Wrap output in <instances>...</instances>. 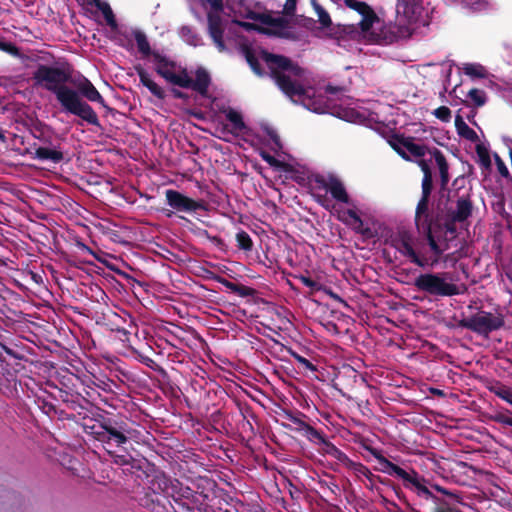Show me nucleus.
<instances>
[{
    "label": "nucleus",
    "instance_id": "37998d69",
    "mask_svg": "<svg viewBox=\"0 0 512 512\" xmlns=\"http://www.w3.org/2000/svg\"><path fill=\"white\" fill-rule=\"evenodd\" d=\"M456 223H459L458 220H454V217L452 215H449V217L445 220L444 223H441L440 228H435V234L440 230H445L446 234L452 235V237H455L457 234V226Z\"/></svg>",
    "mask_w": 512,
    "mask_h": 512
},
{
    "label": "nucleus",
    "instance_id": "4d7b16f0",
    "mask_svg": "<svg viewBox=\"0 0 512 512\" xmlns=\"http://www.w3.org/2000/svg\"><path fill=\"white\" fill-rule=\"evenodd\" d=\"M406 138L402 134H394L391 139L389 140L390 146L393 148V150L397 153L400 149H403L404 147L401 145L400 139Z\"/></svg>",
    "mask_w": 512,
    "mask_h": 512
},
{
    "label": "nucleus",
    "instance_id": "052dcab7",
    "mask_svg": "<svg viewBox=\"0 0 512 512\" xmlns=\"http://www.w3.org/2000/svg\"><path fill=\"white\" fill-rule=\"evenodd\" d=\"M417 164L420 167L421 171L423 172V177L432 176V171H431L430 165L427 160L420 159L417 161Z\"/></svg>",
    "mask_w": 512,
    "mask_h": 512
},
{
    "label": "nucleus",
    "instance_id": "a878e982",
    "mask_svg": "<svg viewBox=\"0 0 512 512\" xmlns=\"http://www.w3.org/2000/svg\"><path fill=\"white\" fill-rule=\"evenodd\" d=\"M401 145L414 157L416 158H422L425 156V154L429 151L428 147L426 145L416 144L414 142V138L411 136H408L406 138L400 139Z\"/></svg>",
    "mask_w": 512,
    "mask_h": 512
},
{
    "label": "nucleus",
    "instance_id": "2f4dec72",
    "mask_svg": "<svg viewBox=\"0 0 512 512\" xmlns=\"http://www.w3.org/2000/svg\"><path fill=\"white\" fill-rule=\"evenodd\" d=\"M63 401L67 403L69 408L76 411L79 416H82L84 420L88 418V409L79 401L78 397H74L73 395L69 396L67 394V397Z\"/></svg>",
    "mask_w": 512,
    "mask_h": 512
},
{
    "label": "nucleus",
    "instance_id": "8fccbe9b",
    "mask_svg": "<svg viewBox=\"0 0 512 512\" xmlns=\"http://www.w3.org/2000/svg\"><path fill=\"white\" fill-rule=\"evenodd\" d=\"M181 35L187 40L189 44L194 46L197 45L199 37L193 33L192 29L189 26H183L181 28Z\"/></svg>",
    "mask_w": 512,
    "mask_h": 512
},
{
    "label": "nucleus",
    "instance_id": "7c9ffc66",
    "mask_svg": "<svg viewBox=\"0 0 512 512\" xmlns=\"http://www.w3.org/2000/svg\"><path fill=\"white\" fill-rule=\"evenodd\" d=\"M434 506L432 512H459L457 507L443 497H439L433 493V498H429Z\"/></svg>",
    "mask_w": 512,
    "mask_h": 512
},
{
    "label": "nucleus",
    "instance_id": "49530a36",
    "mask_svg": "<svg viewBox=\"0 0 512 512\" xmlns=\"http://www.w3.org/2000/svg\"><path fill=\"white\" fill-rule=\"evenodd\" d=\"M289 354L299 363L301 364L306 370L310 371H316V366L307 358L301 356L291 348L288 349Z\"/></svg>",
    "mask_w": 512,
    "mask_h": 512
},
{
    "label": "nucleus",
    "instance_id": "4c0bfd02",
    "mask_svg": "<svg viewBox=\"0 0 512 512\" xmlns=\"http://www.w3.org/2000/svg\"><path fill=\"white\" fill-rule=\"evenodd\" d=\"M237 247L243 251H251L253 249V241L250 235L241 230L236 234Z\"/></svg>",
    "mask_w": 512,
    "mask_h": 512
},
{
    "label": "nucleus",
    "instance_id": "f8f14e48",
    "mask_svg": "<svg viewBox=\"0 0 512 512\" xmlns=\"http://www.w3.org/2000/svg\"><path fill=\"white\" fill-rule=\"evenodd\" d=\"M165 197L167 205L172 209V211L166 213L167 217H171L174 212L193 213L198 210H207V204L204 200H194L177 190H166Z\"/></svg>",
    "mask_w": 512,
    "mask_h": 512
},
{
    "label": "nucleus",
    "instance_id": "473e14b6",
    "mask_svg": "<svg viewBox=\"0 0 512 512\" xmlns=\"http://www.w3.org/2000/svg\"><path fill=\"white\" fill-rule=\"evenodd\" d=\"M490 391L512 406V388L498 382L490 388Z\"/></svg>",
    "mask_w": 512,
    "mask_h": 512
},
{
    "label": "nucleus",
    "instance_id": "bb28decb",
    "mask_svg": "<svg viewBox=\"0 0 512 512\" xmlns=\"http://www.w3.org/2000/svg\"><path fill=\"white\" fill-rule=\"evenodd\" d=\"M455 127L457 133L460 137L469 140L471 142H476L479 140L477 133L470 128L466 122L464 121L461 115H456L455 117Z\"/></svg>",
    "mask_w": 512,
    "mask_h": 512
},
{
    "label": "nucleus",
    "instance_id": "cd10ccee",
    "mask_svg": "<svg viewBox=\"0 0 512 512\" xmlns=\"http://www.w3.org/2000/svg\"><path fill=\"white\" fill-rule=\"evenodd\" d=\"M180 498H175V503L178 505V508H176L178 511H182V503L188 502L190 503V506L196 507L199 502V497H205L202 494L194 493L193 490H191L189 487L181 488L180 489Z\"/></svg>",
    "mask_w": 512,
    "mask_h": 512
},
{
    "label": "nucleus",
    "instance_id": "a211bd4d",
    "mask_svg": "<svg viewBox=\"0 0 512 512\" xmlns=\"http://www.w3.org/2000/svg\"><path fill=\"white\" fill-rule=\"evenodd\" d=\"M473 213V202L469 194L463 195L456 200V209L450 215L459 223L465 222Z\"/></svg>",
    "mask_w": 512,
    "mask_h": 512
},
{
    "label": "nucleus",
    "instance_id": "69168bd1",
    "mask_svg": "<svg viewBox=\"0 0 512 512\" xmlns=\"http://www.w3.org/2000/svg\"><path fill=\"white\" fill-rule=\"evenodd\" d=\"M93 384L97 387V388H100L102 389L103 391H111V387H110V384L103 381V380H100L98 379L97 382L96 381H93Z\"/></svg>",
    "mask_w": 512,
    "mask_h": 512
},
{
    "label": "nucleus",
    "instance_id": "a19ab883",
    "mask_svg": "<svg viewBox=\"0 0 512 512\" xmlns=\"http://www.w3.org/2000/svg\"><path fill=\"white\" fill-rule=\"evenodd\" d=\"M353 471L357 477L364 476L368 480L372 481L375 475L370 471V469L360 462H352V465L348 468Z\"/></svg>",
    "mask_w": 512,
    "mask_h": 512
},
{
    "label": "nucleus",
    "instance_id": "f704fd0d",
    "mask_svg": "<svg viewBox=\"0 0 512 512\" xmlns=\"http://www.w3.org/2000/svg\"><path fill=\"white\" fill-rule=\"evenodd\" d=\"M313 8L317 14L318 21L323 28H329L332 25V21L329 13L316 2V0H312Z\"/></svg>",
    "mask_w": 512,
    "mask_h": 512
},
{
    "label": "nucleus",
    "instance_id": "393cba45",
    "mask_svg": "<svg viewBox=\"0 0 512 512\" xmlns=\"http://www.w3.org/2000/svg\"><path fill=\"white\" fill-rule=\"evenodd\" d=\"M132 36L137 44L138 51L144 58L149 56L153 57V53L158 52L157 50L151 49L147 36L143 31L134 29L132 30Z\"/></svg>",
    "mask_w": 512,
    "mask_h": 512
},
{
    "label": "nucleus",
    "instance_id": "20e7f679",
    "mask_svg": "<svg viewBox=\"0 0 512 512\" xmlns=\"http://www.w3.org/2000/svg\"><path fill=\"white\" fill-rule=\"evenodd\" d=\"M153 62L155 72L168 83L180 88L192 89L202 97L208 96L212 80L205 68L198 67L195 70V79H192L186 68L178 66L174 60L160 52L153 53Z\"/></svg>",
    "mask_w": 512,
    "mask_h": 512
},
{
    "label": "nucleus",
    "instance_id": "412c9836",
    "mask_svg": "<svg viewBox=\"0 0 512 512\" xmlns=\"http://www.w3.org/2000/svg\"><path fill=\"white\" fill-rule=\"evenodd\" d=\"M134 69L139 77L141 84L145 86L152 95L158 99L165 98L164 90L151 79L149 73L141 65L135 66Z\"/></svg>",
    "mask_w": 512,
    "mask_h": 512
},
{
    "label": "nucleus",
    "instance_id": "ddd939ff",
    "mask_svg": "<svg viewBox=\"0 0 512 512\" xmlns=\"http://www.w3.org/2000/svg\"><path fill=\"white\" fill-rule=\"evenodd\" d=\"M392 242L396 250L399 251L404 257L408 258L411 263L419 267H426V257L421 256L414 249V238L409 231H399L396 237L392 240Z\"/></svg>",
    "mask_w": 512,
    "mask_h": 512
},
{
    "label": "nucleus",
    "instance_id": "c85d7f7f",
    "mask_svg": "<svg viewBox=\"0 0 512 512\" xmlns=\"http://www.w3.org/2000/svg\"><path fill=\"white\" fill-rule=\"evenodd\" d=\"M242 52L245 56V59L247 63L249 64L251 70L257 75V76H264L265 72L261 67V64L259 63L258 58L256 57L253 49L247 45L242 46Z\"/></svg>",
    "mask_w": 512,
    "mask_h": 512
},
{
    "label": "nucleus",
    "instance_id": "1a4fd4ad",
    "mask_svg": "<svg viewBox=\"0 0 512 512\" xmlns=\"http://www.w3.org/2000/svg\"><path fill=\"white\" fill-rule=\"evenodd\" d=\"M393 476L400 479L403 487L415 493L419 498L426 501L429 498H433L434 489L431 487L433 484L415 469L409 468V470H405L399 467Z\"/></svg>",
    "mask_w": 512,
    "mask_h": 512
},
{
    "label": "nucleus",
    "instance_id": "2eb2a0df",
    "mask_svg": "<svg viewBox=\"0 0 512 512\" xmlns=\"http://www.w3.org/2000/svg\"><path fill=\"white\" fill-rule=\"evenodd\" d=\"M433 190V177H423L422 178V195L419 199L416 209L414 221L431 219L439 217V215H435L429 207L430 196Z\"/></svg>",
    "mask_w": 512,
    "mask_h": 512
},
{
    "label": "nucleus",
    "instance_id": "de8ad7c7",
    "mask_svg": "<svg viewBox=\"0 0 512 512\" xmlns=\"http://www.w3.org/2000/svg\"><path fill=\"white\" fill-rule=\"evenodd\" d=\"M433 115L442 122L451 120L452 112L447 106H440L433 111Z\"/></svg>",
    "mask_w": 512,
    "mask_h": 512
},
{
    "label": "nucleus",
    "instance_id": "58836bf2",
    "mask_svg": "<svg viewBox=\"0 0 512 512\" xmlns=\"http://www.w3.org/2000/svg\"><path fill=\"white\" fill-rule=\"evenodd\" d=\"M264 131L271 141V149L276 153L281 151L283 149V145L277 131L269 126H266Z\"/></svg>",
    "mask_w": 512,
    "mask_h": 512
},
{
    "label": "nucleus",
    "instance_id": "4468645a",
    "mask_svg": "<svg viewBox=\"0 0 512 512\" xmlns=\"http://www.w3.org/2000/svg\"><path fill=\"white\" fill-rule=\"evenodd\" d=\"M344 3L348 8L355 10L361 16L357 25L364 34L370 31L374 24H380V18L366 2L360 0H344Z\"/></svg>",
    "mask_w": 512,
    "mask_h": 512
},
{
    "label": "nucleus",
    "instance_id": "6ab92c4d",
    "mask_svg": "<svg viewBox=\"0 0 512 512\" xmlns=\"http://www.w3.org/2000/svg\"><path fill=\"white\" fill-rule=\"evenodd\" d=\"M223 112L225 113L226 119L230 122V128L225 125L223 130L228 131L234 136H238L247 129V125L245 124L240 112L230 107Z\"/></svg>",
    "mask_w": 512,
    "mask_h": 512
},
{
    "label": "nucleus",
    "instance_id": "423d86ee",
    "mask_svg": "<svg viewBox=\"0 0 512 512\" xmlns=\"http://www.w3.org/2000/svg\"><path fill=\"white\" fill-rule=\"evenodd\" d=\"M445 274L422 273L414 279V287L417 291L435 297H451L460 293L456 284L447 282Z\"/></svg>",
    "mask_w": 512,
    "mask_h": 512
},
{
    "label": "nucleus",
    "instance_id": "9b49d317",
    "mask_svg": "<svg viewBox=\"0 0 512 512\" xmlns=\"http://www.w3.org/2000/svg\"><path fill=\"white\" fill-rule=\"evenodd\" d=\"M407 33L408 28L406 26L391 22L384 23L380 19V24H374L366 34H369V39L376 44L389 45L405 38Z\"/></svg>",
    "mask_w": 512,
    "mask_h": 512
},
{
    "label": "nucleus",
    "instance_id": "f3484780",
    "mask_svg": "<svg viewBox=\"0 0 512 512\" xmlns=\"http://www.w3.org/2000/svg\"><path fill=\"white\" fill-rule=\"evenodd\" d=\"M251 19L257 20L264 25L273 27V30L267 31L268 34H273L279 37H286L285 29L288 28L289 22L284 17H273L270 14H253L250 16Z\"/></svg>",
    "mask_w": 512,
    "mask_h": 512
},
{
    "label": "nucleus",
    "instance_id": "ea45409f",
    "mask_svg": "<svg viewBox=\"0 0 512 512\" xmlns=\"http://www.w3.org/2000/svg\"><path fill=\"white\" fill-rule=\"evenodd\" d=\"M467 97L473 102L474 106L476 107L484 106L487 101L486 93L483 90L477 88H472L468 92Z\"/></svg>",
    "mask_w": 512,
    "mask_h": 512
},
{
    "label": "nucleus",
    "instance_id": "7ed1b4c3",
    "mask_svg": "<svg viewBox=\"0 0 512 512\" xmlns=\"http://www.w3.org/2000/svg\"><path fill=\"white\" fill-rule=\"evenodd\" d=\"M270 76L279 90L293 102L310 100V88L304 84L305 69L284 55L261 51Z\"/></svg>",
    "mask_w": 512,
    "mask_h": 512
},
{
    "label": "nucleus",
    "instance_id": "b1692460",
    "mask_svg": "<svg viewBox=\"0 0 512 512\" xmlns=\"http://www.w3.org/2000/svg\"><path fill=\"white\" fill-rule=\"evenodd\" d=\"M217 281L221 285H223L224 287L229 289L232 293H235L240 297H250V296H254L257 293V291L252 287H249V286H246V285H243L240 283L231 282L228 279L223 278V277H218Z\"/></svg>",
    "mask_w": 512,
    "mask_h": 512
},
{
    "label": "nucleus",
    "instance_id": "c756f323",
    "mask_svg": "<svg viewBox=\"0 0 512 512\" xmlns=\"http://www.w3.org/2000/svg\"><path fill=\"white\" fill-rule=\"evenodd\" d=\"M314 436L310 442L321 446V452L332 457L338 448L326 438L323 432L318 430Z\"/></svg>",
    "mask_w": 512,
    "mask_h": 512
},
{
    "label": "nucleus",
    "instance_id": "3c124183",
    "mask_svg": "<svg viewBox=\"0 0 512 512\" xmlns=\"http://www.w3.org/2000/svg\"><path fill=\"white\" fill-rule=\"evenodd\" d=\"M1 51L5 52L11 56H14V57H21V52H20L19 47H17L12 42L4 41L2 44V47H1Z\"/></svg>",
    "mask_w": 512,
    "mask_h": 512
},
{
    "label": "nucleus",
    "instance_id": "5701e85b",
    "mask_svg": "<svg viewBox=\"0 0 512 512\" xmlns=\"http://www.w3.org/2000/svg\"><path fill=\"white\" fill-rule=\"evenodd\" d=\"M363 447L365 450L369 451L375 459H377L379 464L382 466L381 471L383 473L393 476L396 470L400 467L384 457L381 450L373 448L369 445H363Z\"/></svg>",
    "mask_w": 512,
    "mask_h": 512
},
{
    "label": "nucleus",
    "instance_id": "f257e3e1",
    "mask_svg": "<svg viewBox=\"0 0 512 512\" xmlns=\"http://www.w3.org/2000/svg\"><path fill=\"white\" fill-rule=\"evenodd\" d=\"M71 78L72 68L67 62L57 65L39 64L32 73L34 85L54 94L64 112L81 118L89 125L101 127L97 113L82 98L90 102H97L108 110L109 106L88 78L84 77L76 89L67 85Z\"/></svg>",
    "mask_w": 512,
    "mask_h": 512
},
{
    "label": "nucleus",
    "instance_id": "5fc2aeb1",
    "mask_svg": "<svg viewBox=\"0 0 512 512\" xmlns=\"http://www.w3.org/2000/svg\"><path fill=\"white\" fill-rule=\"evenodd\" d=\"M313 181L316 184L317 188L324 189L325 191H328V189H329L328 182H330V175L326 178L323 175L317 174L314 176Z\"/></svg>",
    "mask_w": 512,
    "mask_h": 512
},
{
    "label": "nucleus",
    "instance_id": "aec40b11",
    "mask_svg": "<svg viewBox=\"0 0 512 512\" xmlns=\"http://www.w3.org/2000/svg\"><path fill=\"white\" fill-rule=\"evenodd\" d=\"M329 192L337 202L353 205L342 181L334 175H330Z\"/></svg>",
    "mask_w": 512,
    "mask_h": 512
},
{
    "label": "nucleus",
    "instance_id": "6e6552de",
    "mask_svg": "<svg viewBox=\"0 0 512 512\" xmlns=\"http://www.w3.org/2000/svg\"><path fill=\"white\" fill-rule=\"evenodd\" d=\"M504 324V318L501 314L495 315L487 311H480L471 317L463 318L458 321L459 327L485 336L493 331L499 330Z\"/></svg>",
    "mask_w": 512,
    "mask_h": 512
},
{
    "label": "nucleus",
    "instance_id": "9d476101",
    "mask_svg": "<svg viewBox=\"0 0 512 512\" xmlns=\"http://www.w3.org/2000/svg\"><path fill=\"white\" fill-rule=\"evenodd\" d=\"M203 4L208 3L211 11L207 13L208 33L212 38L215 46L219 52L226 50V45L223 39L224 27L220 13L223 12L224 4L222 0H201Z\"/></svg>",
    "mask_w": 512,
    "mask_h": 512
},
{
    "label": "nucleus",
    "instance_id": "774afa93",
    "mask_svg": "<svg viewBox=\"0 0 512 512\" xmlns=\"http://www.w3.org/2000/svg\"><path fill=\"white\" fill-rule=\"evenodd\" d=\"M301 281L306 287L314 288L316 286V282L310 277L302 276Z\"/></svg>",
    "mask_w": 512,
    "mask_h": 512
},
{
    "label": "nucleus",
    "instance_id": "dca6fc26",
    "mask_svg": "<svg viewBox=\"0 0 512 512\" xmlns=\"http://www.w3.org/2000/svg\"><path fill=\"white\" fill-rule=\"evenodd\" d=\"M284 418L295 425V427L293 428L289 424L282 423V426L284 428L301 433L309 441L312 439V437H315L314 435L317 434L318 430L304 421L306 415L300 411H297L296 413H293L291 411H284Z\"/></svg>",
    "mask_w": 512,
    "mask_h": 512
},
{
    "label": "nucleus",
    "instance_id": "79ce46f5",
    "mask_svg": "<svg viewBox=\"0 0 512 512\" xmlns=\"http://www.w3.org/2000/svg\"><path fill=\"white\" fill-rule=\"evenodd\" d=\"M79 396L82 397L83 401L86 404L95 405L100 399L101 395L97 390L93 387L87 386V388L83 389V393H79Z\"/></svg>",
    "mask_w": 512,
    "mask_h": 512
},
{
    "label": "nucleus",
    "instance_id": "680f3d73",
    "mask_svg": "<svg viewBox=\"0 0 512 512\" xmlns=\"http://www.w3.org/2000/svg\"><path fill=\"white\" fill-rule=\"evenodd\" d=\"M288 490L292 499H298L302 494L301 489L294 485L291 481H288Z\"/></svg>",
    "mask_w": 512,
    "mask_h": 512
},
{
    "label": "nucleus",
    "instance_id": "39448f33",
    "mask_svg": "<svg viewBox=\"0 0 512 512\" xmlns=\"http://www.w3.org/2000/svg\"><path fill=\"white\" fill-rule=\"evenodd\" d=\"M32 136L40 143L33 144L34 159L50 161L58 164L64 160V153L61 150V142L55 132L46 124L37 123L31 129Z\"/></svg>",
    "mask_w": 512,
    "mask_h": 512
},
{
    "label": "nucleus",
    "instance_id": "13d9d810",
    "mask_svg": "<svg viewBox=\"0 0 512 512\" xmlns=\"http://www.w3.org/2000/svg\"><path fill=\"white\" fill-rule=\"evenodd\" d=\"M352 229L361 235L369 236L371 235V230L368 227H364L363 220L361 219V223H354L351 225Z\"/></svg>",
    "mask_w": 512,
    "mask_h": 512
},
{
    "label": "nucleus",
    "instance_id": "e2e57ef3",
    "mask_svg": "<svg viewBox=\"0 0 512 512\" xmlns=\"http://www.w3.org/2000/svg\"><path fill=\"white\" fill-rule=\"evenodd\" d=\"M296 4L297 0H286V3L284 5V12L287 15H294L296 11Z\"/></svg>",
    "mask_w": 512,
    "mask_h": 512
},
{
    "label": "nucleus",
    "instance_id": "6e6d98bb",
    "mask_svg": "<svg viewBox=\"0 0 512 512\" xmlns=\"http://www.w3.org/2000/svg\"><path fill=\"white\" fill-rule=\"evenodd\" d=\"M495 163H496L498 172L500 173V175L502 177L511 178V175H510V172H509L507 166L505 165L503 160L497 154H495Z\"/></svg>",
    "mask_w": 512,
    "mask_h": 512
},
{
    "label": "nucleus",
    "instance_id": "603ef678",
    "mask_svg": "<svg viewBox=\"0 0 512 512\" xmlns=\"http://www.w3.org/2000/svg\"><path fill=\"white\" fill-rule=\"evenodd\" d=\"M261 157L262 159L268 163L270 166L272 167H276V168H283L286 166V164L278 159H276L274 156L270 155L269 153L267 152H261Z\"/></svg>",
    "mask_w": 512,
    "mask_h": 512
},
{
    "label": "nucleus",
    "instance_id": "0e129e2a",
    "mask_svg": "<svg viewBox=\"0 0 512 512\" xmlns=\"http://www.w3.org/2000/svg\"><path fill=\"white\" fill-rule=\"evenodd\" d=\"M344 89L342 87H339V86H333L331 84H328L326 87H325V92L327 94H331V95H335V94H338L340 92H343Z\"/></svg>",
    "mask_w": 512,
    "mask_h": 512
},
{
    "label": "nucleus",
    "instance_id": "e433bc0d",
    "mask_svg": "<svg viewBox=\"0 0 512 512\" xmlns=\"http://www.w3.org/2000/svg\"><path fill=\"white\" fill-rule=\"evenodd\" d=\"M435 491L441 493L444 499H447L453 505H456L462 501V497L457 491L448 490L440 485H432L431 486Z\"/></svg>",
    "mask_w": 512,
    "mask_h": 512
},
{
    "label": "nucleus",
    "instance_id": "4be33fe9",
    "mask_svg": "<svg viewBox=\"0 0 512 512\" xmlns=\"http://www.w3.org/2000/svg\"><path fill=\"white\" fill-rule=\"evenodd\" d=\"M429 153L434 157L435 162L438 166L439 173H440L441 188L445 189L450 180L448 162H447L444 154L442 153V151H440L439 149H437L435 147L431 151H429Z\"/></svg>",
    "mask_w": 512,
    "mask_h": 512
},
{
    "label": "nucleus",
    "instance_id": "f03ea898",
    "mask_svg": "<svg viewBox=\"0 0 512 512\" xmlns=\"http://www.w3.org/2000/svg\"><path fill=\"white\" fill-rule=\"evenodd\" d=\"M91 414L90 421L82 424L84 433L101 444L113 463L130 464L132 443L138 442L141 436L136 423L121 413L97 409Z\"/></svg>",
    "mask_w": 512,
    "mask_h": 512
},
{
    "label": "nucleus",
    "instance_id": "a18cd8bd",
    "mask_svg": "<svg viewBox=\"0 0 512 512\" xmlns=\"http://www.w3.org/2000/svg\"><path fill=\"white\" fill-rule=\"evenodd\" d=\"M133 36L131 33H119L118 37L116 38L117 44L126 50H132L133 49Z\"/></svg>",
    "mask_w": 512,
    "mask_h": 512
},
{
    "label": "nucleus",
    "instance_id": "c9c22d12",
    "mask_svg": "<svg viewBox=\"0 0 512 512\" xmlns=\"http://www.w3.org/2000/svg\"><path fill=\"white\" fill-rule=\"evenodd\" d=\"M97 9H99L107 24L111 27V28H116L117 27V21H116V18H115V15L110 7V5L107 3V2H97Z\"/></svg>",
    "mask_w": 512,
    "mask_h": 512
},
{
    "label": "nucleus",
    "instance_id": "864d4df0",
    "mask_svg": "<svg viewBox=\"0 0 512 512\" xmlns=\"http://www.w3.org/2000/svg\"><path fill=\"white\" fill-rule=\"evenodd\" d=\"M334 459L343 464L347 469L352 465L353 460H351L342 450L339 448L335 451L332 456Z\"/></svg>",
    "mask_w": 512,
    "mask_h": 512
},
{
    "label": "nucleus",
    "instance_id": "72a5a7b5",
    "mask_svg": "<svg viewBox=\"0 0 512 512\" xmlns=\"http://www.w3.org/2000/svg\"><path fill=\"white\" fill-rule=\"evenodd\" d=\"M463 71L466 75L472 78H485L487 76V70L480 64H465Z\"/></svg>",
    "mask_w": 512,
    "mask_h": 512
},
{
    "label": "nucleus",
    "instance_id": "c03bdc74",
    "mask_svg": "<svg viewBox=\"0 0 512 512\" xmlns=\"http://www.w3.org/2000/svg\"><path fill=\"white\" fill-rule=\"evenodd\" d=\"M476 153L479 157L480 164L485 168L491 167V159L488 150L481 144L476 146Z\"/></svg>",
    "mask_w": 512,
    "mask_h": 512
},
{
    "label": "nucleus",
    "instance_id": "0eeeda50",
    "mask_svg": "<svg viewBox=\"0 0 512 512\" xmlns=\"http://www.w3.org/2000/svg\"><path fill=\"white\" fill-rule=\"evenodd\" d=\"M414 223L418 234L426 239L427 244L432 252L430 257H426V266L434 267L439 263L442 254L449 248L447 242H445V244H441L436 238L434 229L441 227L440 218L436 217L431 219L417 220L414 221Z\"/></svg>",
    "mask_w": 512,
    "mask_h": 512
},
{
    "label": "nucleus",
    "instance_id": "09e8293b",
    "mask_svg": "<svg viewBox=\"0 0 512 512\" xmlns=\"http://www.w3.org/2000/svg\"><path fill=\"white\" fill-rule=\"evenodd\" d=\"M340 220L350 226L354 223H361V217L354 209H347L344 212V217L340 218Z\"/></svg>",
    "mask_w": 512,
    "mask_h": 512
},
{
    "label": "nucleus",
    "instance_id": "bf43d9fd",
    "mask_svg": "<svg viewBox=\"0 0 512 512\" xmlns=\"http://www.w3.org/2000/svg\"><path fill=\"white\" fill-rule=\"evenodd\" d=\"M494 421L499 424L512 427V417H510L506 414H503V413L496 414L494 417Z\"/></svg>",
    "mask_w": 512,
    "mask_h": 512
},
{
    "label": "nucleus",
    "instance_id": "338daca9",
    "mask_svg": "<svg viewBox=\"0 0 512 512\" xmlns=\"http://www.w3.org/2000/svg\"><path fill=\"white\" fill-rule=\"evenodd\" d=\"M171 93H172L173 97L176 99H182V100L188 99V94L181 90L174 88L171 90Z\"/></svg>",
    "mask_w": 512,
    "mask_h": 512
}]
</instances>
